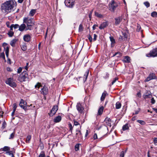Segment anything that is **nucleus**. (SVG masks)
I'll use <instances>...</instances> for the list:
<instances>
[{
    "mask_svg": "<svg viewBox=\"0 0 157 157\" xmlns=\"http://www.w3.org/2000/svg\"><path fill=\"white\" fill-rule=\"evenodd\" d=\"M88 39L89 40L90 42H92V38L91 36L90 35H88Z\"/></svg>",
    "mask_w": 157,
    "mask_h": 157,
    "instance_id": "nucleus-55",
    "label": "nucleus"
},
{
    "mask_svg": "<svg viewBox=\"0 0 157 157\" xmlns=\"http://www.w3.org/2000/svg\"><path fill=\"white\" fill-rule=\"evenodd\" d=\"M140 109H139L138 110H136L135 111V113L133 114H137L139 112H140Z\"/></svg>",
    "mask_w": 157,
    "mask_h": 157,
    "instance_id": "nucleus-63",
    "label": "nucleus"
},
{
    "mask_svg": "<svg viewBox=\"0 0 157 157\" xmlns=\"http://www.w3.org/2000/svg\"><path fill=\"white\" fill-rule=\"evenodd\" d=\"M144 4L147 8H148L150 6V3L148 2H144Z\"/></svg>",
    "mask_w": 157,
    "mask_h": 157,
    "instance_id": "nucleus-43",
    "label": "nucleus"
},
{
    "mask_svg": "<svg viewBox=\"0 0 157 157\" xmlns=\"http://www.w3.org/2000/svg\"><path fill=\"white\" fill-rule=\"evenodd\" d=\"M6 83L13 88L16 87L17 86L16 83L13 81L12 79L11 78H9L7 79L6 81Z\"/></svg>",
    "mask_w": 157,
    "mask_h": 157,
    "instance_id": "nucleus-7",
    "label": "nucleus"
},
{
    "mask_svg": "<svg viewBox=\"0 0 157 157\" xmlns=\"http://www.w3.org/2000/svg\"><path fill=\"white\" fill-rule=\"evenodd\" d=\"M121 104L119 102H117L116 105V109H118L121 108Z\"/></svg>",
    "mask_w": 157,
    "mask_h": 157,
    "instance_id": "nucleus-29",
    "label": "nucleus"
},
{
    "mask_svg": "<svg viewBox=\"0 0 157 157\" xmlns=\"http://www.w3.org/2000/svg\"><path fill=\"white\" fill-rule=\"evenodd\" d=\"M26 25L25 24H23L20 26H19V30L21 31H23L25 28Z\"/></svg>",
    "mask_w": 157,
    "mask_h": 157,
    "instance_id": "nucleus-22",
    "label": "nucleus"
},
{
    "mask_svg": "<svg viewBox=\"0 0 157 157\" xmlns=\"http://www.w3.org/2000/svg\"><path fill=\"white\" fill-rule=\"evenodd\" d=\"M108 25V22H105L102 23L99 27V28L101 29H102L106 27Z\"/></svg>",
    "mask_w": 157,
    "mask_h": 157,
    "instance_id": "nucleus-17",
    "label": "nucleus"
},
{
    "mask_svg": "<svg viewBox=\"0 0 157 157\" xmlns=\"http://www.w3.org/2000/svg\"><path fill=\"white\" fill-rule=\"evenodd\" d=\"M17 40L16 39H13L10 42V45L12 47H14L15 44L17 41Z\"/></svg>",
    "mask_w": 157,
    "mask_h": 157,
    "instance_id": "nucleus-26",
    "label": "nucleus"
},
{
    "mask_svg": "<svg viewBox=\"0 0 157 157\" xmlns=\"http://www.w3.org/2000/svg\"><path fill=\"white\" fill-rule=\"evenodd\" d=\"M10 147L8 146H5L1 148V150L4 151H7L10 150Z\"/></svg>",
    "mask_w": 157,
    "mask_h": 157,
    "instance_id": "nucleus-23",
    "label": "nucleus"
},
{
    "mask_svg": "<svg viewBox=\"0 0 157 157\" xmlns=\"http://www.w3.org/2000/svg\"><path fill=\"white\" fill-rule=\"evenodd\" d=\"M14 34V33L13 32V31H9L7 33L9 36L10 37H12Z\"/></svg>",
    "mask_w": 157,
    "mask_h": 157,
    "instance_id": "nucleus-37",
    "label": "nucleus"
},
{
    "mask_svg": "<svg viewBox=\"0 0 157 157\" xmlns=\"http://www.w3.org/2000/svg\"><path fill=\"white\" fill-rule=\"evenodd\" d=\"M83 30V28L82 24H80L79 26L78 31L79 32H82Z\"/></svg>",
    "mask_w": 157,
    "mask_h": 157,
    "instance_id": "nucleus-38",
    "label": "nucleus"
},
{
    "mask_svg": "<svg viewBox=\"0 0 157 157\" xmlns=\"http://www.w3.org/2000/svg\"><path fill=\"white\" fill-rule=\"evenodd\" d=\"M157 79V77L155 76V74L154 73H151L149 74L148 76L145 80V82H147L152 79Z\"/></svg>",
    "mask_w": 157,
    "mask_h": 157,
    "instance_id": "nucleus-8",
    "label": "nucleus"
},
{
    "mask_svg": "<svg viewBox=\"0 0 157 157\" xmlns=\"http://www.w3.org/2000/svg\"><path fill=\"white\" fill-rule=\"evenodd\" d=\"M92 11H90L89 14V18H90V20H91V16H92Z\"/></svg>",
    "mask_w": 157,
    "mask_h": 157,
    "instance_id": "nucleus-57",
    "label": "nucleus"
},
{
    "mask_svg": "<svg viewBox=\"0 0 157 157\" xmlns=\"http://www.w3.org/2000/svg\"><path fill=\"white\" fill-rule=\"evenodd\" d=\"M118 78L117 77H116L114 78L110 85H113L116 82V81L118 80Z\"/></svg>",
    "mask_w": 157,
    "mask_h": 157,
    "instance_id": "nucleus-40",
    "label": "nucleus"
},
{
    "mask_svg": "<svg viewBox=\"0 0 157 157\" xmlns=\"http://www.w3.org/2000/svg\"><path fill=\"white\" fill-rule=\"evenodd\" d=\"M127 148L124 151H121L119 157H124V155L126 153V152L127 150Z\"/></svg>",
    "mask_w": 157,
    "mask_h": 157,
    "instance_id": "nucleus-25",
    "label": "nucleus"
},
{
    "mask_svg": "<svg viewBox=\"0 0 157 157\" xmlns=\"http://www.w3.org/2000/svg\"><path fill=\"white\" fill-rule=\"evenodd\" d=\"M6 153H7L10 155H12L13 156V154L12 153V151H10V150L9 151H8L6 152Z\"/></svg>",
    "mask_w": 157,
    "mask_h": 157,
    "instance_id": "nucleus-54",
    "label": "nucleus"
},
{
    "mask_svg": "<svg viewBox=\"0 0 157 157\" xmlns=\"http://www.w3.org/2000/svg\"><path fill=\"white\" fill-rule=\"evenodd\" d=\"M12 25L13 28L15 29H17L19 27V25L18 24H16L15 25H14V24H12Z\"/></svg>",
    "mask_w": 157,
    "mask_h": 157,
    "instance_id": "nucleus-48",
    "label": "nucleus"
},
{
    "mask_svg": "<svg viewBox=\"0 0 157 157\" xmlns=\"http://www.w3.org/2000/svg\"><path fill=\"white\" fill-rule=\"evenodd\" d=\"M137 96L139 98H140L141 97V94L140 92H138L137 94Z\"/></svg>",
    "mask_w": 157,
    "mask_h": 157,
    "instance_id": "nucleus-64",
    "label": "nucleus"
},
{
    "mask_svg": "<svg viewBox=\"0 0 157 157\" xmlns=\"http://www.w3.org/2000/svg\"><path fill=\"white\" fill-rule=\"evenodd\" d=\"M6 122L5 121H4L3 123V124L2 125V127H3V128H5L6 126Z\"/></svg>",
    "mask_w": 157,
    "mask_h": 157,
    "instance_id": "nucleus-59",
    "label": "nucleus"
},
{
    "mask_svg": "<svg viewBox=\"0 0 157 157\" xmlns=\"http://www.w3.org/2000/svg\"><path fill=\"white\" fill-rule=\"evenodd\" d=\"M14 5V2L13 0L7 1L2 4V10L3 13H8L12 10Z\"/></svg>",
    "mask_w": 157,
    "mask_h": 157,
    "instance_id": "nucleus-1",
    "label": "nucleus"
},
{
    "mask_svg": "<svg viewBox=\"0 0 157 157\" xmlns=\"http://www.w3.org/2000/svg\"><path fill=\"white\" fill-rule=\"evenodd\" d=\"M151 95L150 91L148 90H146V93L143 95L144 98L146 99L147 98H150L151 97Z\"/></svg>",
    "mask_w": 157,
    "mask_h": 157,
    "instance_id": "nucleus-14",
    "label": "nucleus"
},
{
    "mask_svg": "<svg viewBox=\"0 0 157 157\" xmlns=\"http://www.w3.org/2000/svg\"><path fill=\"white\" fill-rule=\"evenodd\" d=\"M0 58H2L4 59H5V56L4 52H2L0 54Z\"/></svg>",
    "mask_w": 157,
    "mask_h": 157,
    "instance_id": "nucleus-47",
    "label": "nucleus"
},
{
    "mask_svg": "<svg viewBox=\"0 0 157 157\" xmlns=\"http://www.w3.org/2000/svg\"><path fill=\"white\" fill-rule=\"evenodd\" d=\"M141 29V27L140 25L137 24V28H136V30L138 32H139L140 31V29Z\"/></svg>",
    "mask_w": 157,
    "mask_h": 157,
    "instance_id": "nucleus-44",
    "label": "nucleus"
},
{
    "mask_svg": "<svg viewBox=\"0 0 157 157\" xmlns=\"http://www.w3.org/2000/svg\"><path fill=\"white\" fill-rule=\"evenodd\" d=\"M4 49L5 50V52H9V48L8 46H5L4 47Z\"/></svg>",
    "mask_w": 157,
    "mask_h": 157,
    "instance_id": "nucleus-52",
    "label": "nucleus"
},
{
    "mask_svg": "<svg viewBox=\"0 0 157 157\" xmlns=\"http://www.w3.org/2000/svg\"><path fill=\"white\" fill-rule=\"evenodd\" d=\"M105 122L106 123V124L110 127L111 126V119L108 117H106L105 120Z\"/></svg>",
    "mask_w": 157,
    "mask_h": 157,
    "instance_id": "nucleus-18",
    "label": "nucleus"
},
{
    "mask_svg": "<svg viewBox=\"0 0 157 157\" xmlns=\"http://www.w3.org/2000/svg\"><path fill=\"white\" fill-rule=\"evenodd\" d=\"M21 49L23 51H25L27 50V46L25 44H24L21 47Z\"/></svg>",
    "mask_w": 157,
    "mask_h": 157,
    "instance_id": "nucleus-33",
    "label": "nucleus"
},
{
    "mask_svg": "<svg viewBox=\"0 0 157 157\" xmlns=\"http://www.w3.org/2000/svg\"><path fill=\"white\" fill-rule=\"evenodd\" d=\"M41 94L44 95H46L48 93V88L46 86H44L42 88L40 91Z\"/></svg>",
    "mask_w": 157,
    "mask_h": 157,
    "instance_id": "nucleus-13",
    "label": "nucleus"
},
{
    "mask_svg": "<svg viewBox=\"0 0 157 157\" xmlns=\"http://www.w3.org/2000/svg\"><path fill=\"white\" fill-rule=\"evenodd\" d=\"M17 108V105L16 104V103H14L13 104V110H14V111H15Z\"/></svg>",
    "mask_w": 157,
    "mask_h": 157,
    "instance_id": "nucleus-50",
    "label": "nucleus"
},
{
    "mask_svg": "<svg viewBox=\"0 0 157 157\" xmlns=\"http://www.w3.org/2000/svg\"><path fill=\"white\" fill-rule=\"evenodd\" d=\"M95 16L100 18H103V16L101 14L96 12H95Z\"/></svg>",
    "mask_w": 157,
    "mask_h": 157,
    "instance_id": "nucleus-28",
    "label": "nucleus"
},
{
    "mask_svg": "<svg viewBox=\"0 0 157 157\" xmlns=\"http://www.w3.org/2000/svg\"><path fill=\"white\" fill-rule=\"evenodd\" d=\"M35 88L36 89H38L40 87L42 86V85L40 83L38 82L37 84L35 85Z\"/></svg>",
    "mask_w": 157,
    "mask_h": 157,
    "instance_id": "nucleus-34",
    "label": "nucleus"
},
{
    "mask_svg": "<svg viewBox=\"0 0 157 157\" xmlns=\"http://www.w3.org/2000/svg\"><path fill=\"white\" fill-rule=\"evenodd\" d=\"M31 139V136H27L26 138V142L27 143H29Z\"/></svg>",
    "mask_w": 157,
    "mask_h": 157,
    "instance_id": "nucleus-42",
    "label": "nucleus"
},
{
    "mask_svg": "<svg viewBox=\"0 0 157 157\" xmlns=\"http://www.w3.org/2000/svg\"><path fill=\"white\" fill-rule=\"evenodd\" d=\"M80 144H76L75 146V149L76 151H78L79 150V146Z\"/></svg>",
    "mask_w": 157,
    "mask_h": 157,
    "instance_id": "nucleus-41",
    "label": "nucleus"
},
{
    "mask_svg": "<svg viewBox=\"0 0 157 157\" xmlns=\"http://www.w3.org/2000/svg\"><path fill=\"white\" fill-rule=\"evenodd\" d=\"M109 77V73H106L105 75V76H104L103 77L105 79H106L107 78H108Z\"/></svg>",
    "mask_w": 157,
    "mask_h": 157,
    "instance_id": "nucleus-51",
    "label": "nucleus"
},
{
    "mask_svg": "<svg viewBox=\"0 0 157 157\" xmlns=\"http://www.w3.org/2000/svg\"><path fill=\"white\" fill-rule=\"evenodd\" d=\"M137 122L139 123L142 125H145L146 124L145 122L144 121L142 120H137Z\"/></svg>",
    "mask_w": 157,
    "mask_h": 157,
    "instance_id": "nucleus-32",
    "label": "nucleus"
},
{
    "mask_svg": "<svg viewBox=\"0 0 157 157\" xmlns=\"http://www.w3.org/2000/svg\"><path fill=\"white\" fill-rule=\"evenodd\" d=\"M97 37V35L96 34H94V38L93 40L94 41H95L96 40Z\"/></svg>",
    "mask_w": 157,
    "mask_h": 157,
    "instance_id": "nucleus-60",
    "label": "nucleus"
},
{
    "mask_svg": "<svg viewBox=\"0 0 157 157\" xmlns=\"http://www.w3.org/2000/svg\"><path fill=\"white\" fill-rule=\"evenodd\" d=\"M76 108L78 111L80 113L83 112L84 108L83 105L80 103H78L76 105Z\"/></svg>",
    "mask_w": 157,
    "mask_h": 157,
    "instance_id": "nucleus-11",
    "label": "nucleus"
},
{
    "mask_svg": "<svg viewBox=\"0 0 157 157\" xmlns=\"http://www.w3.org/2000/svg\"><path fill=\"white\" fill-rule=\"evenodd\" d=\"M115 56H117V57H120L121 56V54L119 52H117L114 54L113 56L114 57Z\"/></svg>",
    "mask_w": 157,
    "mask_h": 157,
    "instance_id": "nucleus-31",
    "label": "nucleus"
},
{
    "mask_svg": "<svg viewBox=\"0 0 157 157\" xmlns=\"http://www.w3.org/2000/svg\"><path fill=\"white\" fill-rule=\"evenodd\" d=\"M146 56L148 57H155L157 56V48H155L151 50L149 53L146 54Z\"/></svg>",
    "mask_w": 157,
    "mask_h": 157,
    "instance_id": "nucleus-5",
    "label": "nucleus"
},
{
    "mask_svg": "<svg viewBox=\"0 0 157 157\" xmlns=\"http://www.w3.org/2000/svg\"><path fill=\"white\" fill-rule=\"evenodd\" d=\"M58 106L56 105H54L52 108L51 110L50 111V112L49 113V115L50 116H53L54 115L57 110H58Z\"/></svg>",
    "mask_w": 157,
    "mask_h": 157,
    "instance_id": "nucleus-9",
    "label": "nucleus"
},
{
    "mask_svg": "<svg viewBox=\"0 0 157 157\" xmlns=\"http://www.w3.org/2000/svg\"><path fill=\"white\" fill-rule=\"evenodd\" d=\"M151 102L152 104H154L155 103V100L153 98H151Z\"/></svg>",
    "mask_w": 157,
    "mask_h": 157,
    "instance_id": "nucleus-58",
    "label": "nucleus"
},
{
    "mask_svg": "<svg viewBox=\"0 0 157 157\" xmlns=\"http://www.w3.org/2000/svg\"><path fill=\"white\" fill-rule=\"evenodd\" d=\"M36 12L35 10L33 9L30 11L29 14L30 16H32L34 15Z\"/></svg>",
    "mask_w": 157,
    "mask_h": 157,
    "instance_id": "nucleus-30",
    "label": "nucleus"
},
{
    "mask_svg": "<svg viewBox=\"0 0 157 157\" xmlns=\"http://www.w3.org/2000/svg\"><path fill=\"white\" fill-rule=\"evenodd\" d=\"M15 133L13 132L12 133L10 136V137L9 138V139H12L13 138L14 136Z\"/></svg>",
    "mask_w": 157,
    "mask_h": 157,
    "instance_id": "nucleus-46",
    "label": "nucleus"
},
{
    "mask_svg": "<svg viewBox=\"0 0 157 157\" xmlns=\"http://www.w3.org/2000/svg\"><path fill=\"white\" fill-rule=\"evenodd\" d=\"M110 41L111 42L112 44H114L115 43V40L113 37L110 36L109 37Z\"/></svg>",
    "mask_w": 157,
    "mask_h": 157,
    "instance_id": "nucleus-36",
    "label": "nucleus"
},
{
    "mask_svg": "<svg viewBox=\"0 0 157 157\" xmlns=\"http://www.w3.org/2000/svg\"><path fill=\"white\" fill-rule=\"evenodd\" d=\"M61 117L60 116H58L56 117L53 120V121L55 123L59 122L61 120Z\"/></svg>",
    "mask_w": 157,
    "mask_h": 157,
    "instance_id": "nucleus-19",
    "label": "nucleus"
},
{
    "mask_svg": "<svg viewBox=\"0 0 157 157\" xmlns=\"http://www.w3.org/2000/svg\"><path fill=\"white\" fill-rule=\"evenodd\" d=\"M128 129L129 127L128 126V124H126L124 125H123L122 128L123 131H125L128 130Z\"/></svg>",
    "mask_w": 157,
    "mask_h": 157,
    "instance_id": "nucleus-27",
    "label": "nucleus"
},
{
    "mask_svg": "<svg viewBox=\"0 0 157 157\" xmlns=\"http://www.w3.org/2000/svg\"><path fill=\"white\" fill-rule=\"evenodd\" d=\"M107 94H108L106 91H104V92L103 93L101 98V101L104 100Z\"/></svg>",
    "mask_w": 157,
    "mask_h": 157,
    "instance_id": "nucleus-21",
    "label": "nucleus"
},
{
    "mask_svg": "<svg viewBox=\"0 0 157 157\" xmlns=\"http://www.w3.org/2000/svg\"><path fill=\"white\" fill-rule=\"evenodd\" d=\"M154 144L155 145H157V138L154 137L153 138Z\"/></svg>",
    "mask_w": 157,
    "mask_h": 157,
    "instance_id": "nucleus-45",
    "label": "nucleus"
},
{
    "mask_svg": "<svg viewBox=\"0 0 157 157\" xmlns=\"http://www.w3.org/2000/svg\"><path fill=\"white\" fill-rule=\"evenodd\" d=\"M74 0H65V4L67 7H72L74 5Z\"/></svg>",
    "mask_w": 157,
    "mask_h": 157,
    "instance_id": "nucleus-10",
    "label": "nucleus"
},
{
    "mask_svg": "<svg viewBox=\"0 0 157 157\" xmlns=\"http://www.w3.org/2000/svg\"><path fill=\"white\" fill-rule=\"evenodd\" d=\"M109 10L112 12H114L115 9L118 7V4L113 0H112L109 4Z\"/></svg>",
    "mask_w": 157,
    "mask_h": 157,
    "instance_id": "nucleus-4",
    "label": "nucleus"
},
{
    "mask_svg": "<svg viewBox=\"0 0 157 157\" xmlns=\"http://www.w3.org/2000/svg\"><path fill=\"white\" fill-rule=\"evenodd\" d=\"M22 69L21 67H20L18 68V69L17 70V73H20L21 71H22Z\"/></svg>",
    "mask_w": 157,
    "mask_h": 157,
    "instance_id": "nucleus-56",
    "label": "nucleus"
},
{
    "mask_svg": "<svg viewBox=\"0 0 157 157\" xmlns=\"http://www.w3.org/2000/svg\"><path fill=\"white\" fill-rule=\"evenodd\" d=\"M23 22L27 25L26 30H32L33 29L35 25L33 19L25 17L24 19Z\"/></svg>",
    "mask_w": 157,
    "mask_h": 157,
    "instance_id": "nucleus-2",
    "label": "nucleus"
},
{
    "mask_svg": "<svg viewBox=\"0 0 157 157\" xmlns=\"http://www.w3.org/2000/svg\"><path fill=\"white\" fill-rule=\"evenodd\" d=\"M122 36L124 37V39H126L127 37V34L125 32H122Z\"/></svg>",
    "mask_w": 157,
    "mask_h": 157,
    "instance_id": "nucleus-39",
    "label": "nucleus"
},
{
    "mask_svg": "<svg viewBox=\"0 0 157 157\" xmlns=\"http://www.w3.org/2000/svg\"><path fill=\"white\" fill-rule=\"evenodd\" d=\"M74 125L77 126L80 124L77 121H75L74 122Z\"/></svg>",
    "mask_w": 157,
    "mask_h": 157,
    "instance_id": "nucleus-61",
    "label": "nucleus"
},
{
    "mask_svg": "<svg viewBox=\"0 0 157 157\" xmlns=\"http://www.w3.org/2000/svg\"><path fill=\"white\" fill-rule=\"evenodd\" d=\"M25 101L22 99H21V100L19 104V106L22 109H24L25 111L27 110L28 109H33V108L35 107L34 106H33L32 104H31L30 106H27L28 107V108L27 106H25Z\"/></svg>",
    "mask_w": 157,
    "mask_h": 157,
    "instance_id": "nucleus-3",
    "label": "nucleus"
},
{
    "mask_svg": "<svg viewBox=\"0 0 157 157\" xmlns=\"http://www.w3.org/2000/svg\"><path fill=\"white\" fill-rule=\"evenodd\" d=\"M69 127L70 128V130L72 132L73 129V127L72 126V124L70 123L68 124Z\"/></svg>",
    "mask_w": 157,
    "mask_h": 157,
    "instance_id": "nucleus-53",
    "label": "nucleus"
},
{
    "mask_svg": "<svg viewBox=\"0 0 157 157\" xmlns=\"http://www.w3.org/2000/svg\"><path fill=\"white\" fill-rule=\"evenodd\" d=\"M131 58L128 56H126L123 57L122 61L124 63H129L131 62Z\"/></svg>",
    "mask_w": 157,
    "mask_h": 157,
    "instance_id": "nucleus-15",
    "label": "nucleus"
},
{
    "mask_svg": "<svg viewBox=\"0 0 157 157\" xmlns=\"http://www.w3.org/2000/svg\"><path fill=\"white\" fill-rule=\"evenodd\" d=\"M94 140H96L98 138L97 135V134L95 133L94 135Z\"/></svg>",
    "mask_w": 157,
    "mask_h": 157,
    "instance_id": "nucleus-62",
    "label": "nucleus"
},
{
    "mask_svg": "<svg viewBox=\"0 0 157 157\" xmlns=\"http://www.w3.org/2000/svg\"><path fill=\"white\" fill-rule=\"evenodd\" d=\"M27 76L28 75L26 73V72H23L22 75L18 76V79L21 82L25 81Z\"/></svg>",
    "mask_w": 157,
    "mask_h": 157,
    "instance_id": "nucleus-6",
    "label": "nucleus"
},
{
    "mask_svg": "<svg viewBox=\"0 0 157 157\" xmlns=\"http://www.w3.org/2000/svg\"><path fill=\"white\" fill-rule=\"evenodd\" d=\"M39 157H45V155L43 152H41L39 155Z\"/></svg>",
    "mask_w": 157,
    "mask_h": 157,
    "instance_id": "nucleus-49",
    "label": "nucleus"
},
{
    "mask_svg": "<svg viewBox=\"0 0 157 157\" xmlns=\"http://www.w3.org/2000/svg\"><path fill=\"white\" fill-rule=\"evenodd\" d=\"M115 24L116 25H119L122 20V16H119L115 18Z\"/></svg>",
    "mask_w": 157,
    "mask_h": 157,
    "instance_id": "nucleus-12",
    "label": "nucleus"
},
{
    "mask_svg": "<svg viewBox=\"0 0 157 157\" xmlns=\"http://www.w3.org/2000/svg\"><path fill=\"white\" fill-rule=\"evenodd\" d=\"M103 109L104 107L103 106H102L100 107L98 111V115H101L103 113Z\"/></svg>",
    "mask_w": 157,
    "mask_h": 157,
    "instance_id": "nucleus-24",
    "label": "nucleus"
},
{
    "mask_svg": "<svg viewBox=\"0 0 157 157\" xmlns=\"http://www.w3.org/2000/svg\"><path fill=\"white\" fill-rule=\"evenodd\" d=\"M89 70H87L84 74L83 77V80L84 81V82L86 81L88 75L89 74Z\"/></svg>",
    "mask_w": 157,
    "mask_h": 157,
    "instance_id": "nucleus-20",
    "label": "nucleus"
},
{
    "mask_svg": "<svg viewBox=\"0 0 157 157\" xmlns=\"http://www.w3.org/2000/svg\"><path fill=\"white\" fill-rule=\"evenodd\" d=\"M151 16L153 17H157V13L155 11H154L151 13Z\"/></svg>",
    "mask_w": 157,
    "mask_h": 157,
    "instance_id": "nucleus-35",
    "label": "nucleus"
},
{
    "mask_svg": "<svg viewBox=\"0 0 157 157\" xmlns=\"http://www.w3.org/2000/svg\"><path fill=\"white\" fill-rule=\"evenodd\" d=\"M31 35L29 34H26L24 36L23 39L24 41L27 42H29L31 39Z\"/></svg>",
    "mask_w": 157,
    "mask_h": 157,
    "instance_id": "nucleus-16",
    "label": "nucleus"
}]
</instances>
